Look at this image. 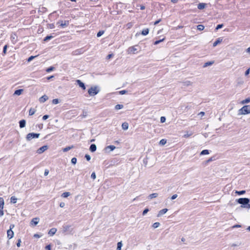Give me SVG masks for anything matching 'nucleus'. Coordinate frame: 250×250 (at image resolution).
Here are the masks:
<instances>
[{
	"instance_id": "f257e3e1",
	"label": "nucleus",
	"mask_w": 250,
	"mask_h": 250,
	"mask_svg": "<svg viewBox=\"0 0 250 250\" xmlns=\"http://www.w3.org/2000/svg\"><path fill=\"white\" fill-rule=\"evenodd\" d=\"M100 92V89L97 86H91L88 90V93L90 96H94Z\"/></svg>"
},
{
	"instance_id": "f03ea898",
	"label": "nucleus",
	"mask_w": 250,
	"mask_h": 250,
	"mask_svg": "<svg viewBox=\"0 0 250 250\" xmlns=\"http://www.w3.org/2000/svg\"><path fill=\"white\" fill-rule=\"evenodd\" d=\"M250 113V105H244L239 110V114L246 115Z\"/></svg>"
},
{
	"instance_id": "7ed1b4c3",
	"label": "nucleus",
	"mask_w": 250,
	"mask_h": 250,
	"mask_svg": "<svg viewBox=\"0 0 250 250\" xmlns=\"http://www.w3.org/2000/svg\"><path fill=\"white\" fill-rule=\"evenodd\" d=\"M250 200L247 198H240L237 199L238 203L241 204V207L245 208L246 206L250 202Z\"/></svg>"
},
{
	"instance_id": "20e7f679",
	"label": "nucleus",
	"mask_w": 250,
	"mask_h": 250,
	"mask_svg": "<svg viewBox=\"0 0 250 250\" xmlns=\"http://www.w3.org/2000/svg\"><path fill=\"white\" fill-rule=\"evenodd\" d=\"M40 135V133H29L26 135V139L27 141H29L33 138H39Z\"/></svg>"
},
{
	"instance_id": "39448f33",
	"label": "nucleus",
	"mask_w": 250,
	"mask_h": 250,
	"mask_svg": "<svg viewBox=\"0 0 250 250\" xmlns=\"http://www.w3.org/2000/svg\"><path fill=\"white\" fill-rule=\"evenodd\" d=\"M57 24H59L62 28H64L69 25L68 21H59L57 22Z\"/></svg>"
},
{
	"instance_id": "423d86ee",
	"label": "nucleus",
	"mask_w": 250,
	"mask_h": 250,
	"mask_svg": "<svg viewBox=\"0 0 250 250\" xmlns=\"http://www.w3.org/2000/svg\"><path fill=\"white\" fill-rule=\"evenodd\" d=\"M47 149H48V146H43L41 147L40 148H39L37 150V153H38V154H42L44 151L46 150Z\"/></svg>"
},
{
	"instance_id": "0eeeda50",
	"label": "nucleus",
	"mask_w": 250,
	"mask_h": 250,
	"mask_svg": "<svg viewBox=\"0 0 250 250\" xmlns=\"http://www.w3.org/2000/svg\"><path fill=\"white\" fill-rule=\"evenodd\" d=\"M14 232L12 231V230L8 229L7 231V238L9 239H10L12 238L14 236Z\"/></svg>"
},
{
	"instance_id": "6e6552de",
	"label": "nucleus",
	"mask_w": 250,
	"mask_h": 250,
	"mask_svg": "<svg viewBox=\"0 0 250 250\" xmlns=\"http://www.w3.org/2000/svg\"><path fill=\"white\" fill-rule=\"evenodd\" d=\"M76 83L79 85V86L81 87L84 90L85 89L86 87L85 86V84L83 83L81 80H77L76 81Z\"/></svg>"
},
{
	"instance_id": "1a4fd4ad",
	"label": "nucleus",
	"mask_w": 250,
	"mask_h": 250,
	"mask_svg": "<svg viewBox=\"0 0 250 250\" xmlns=\"http://www.w3.org/2000/svg\"><path fill=\"white\" fill-rule=\"evenodd\" d=\"M167 211V208H164L163 209L160 210L159 211V213L157 215V217H160V216L163 215V214H165Z\"/></svg>"
},
{
	"instance_id": "9d476101",
	"label": "nucleus",
	"mask_w": 250,
	"mask_h": 250,
	"mask_svg": "<svg viewBox=\"0 0 250 250\" xmlns=\"http://www.w3.org/2000/svg\"><path fill=\"white\" fill-rule=\"evenodd\" d=\"M137 50V49L135 47V46L130 47L128 49L129 52L132 53L133 54H135Z\"/></svg>"
},
{
	"instance_id": "9b49d317",
	"label": "nucleus",
	"mask_w": 250,
	"mask_h": 250,
	"mask_svg": "<svg viewBox=\"0 0 250 250\" xmlns=\"http://www.w3.org/2000/svg\"><path fill=\"white\" fill-rule=\"evenodd\" d=\"M48 98L47 97V96L44 95L42 96L40 99H39V101L41 102V103H44L47 100H48Z\"/></svg>"
},
{
	"instance_id": "f8f14e48",
	"label": "nucleus",
	"mask_w": 250,
	"mask_h": 250,
	"mask_svg": "<svg viewBox=\"0 0 250 250\" xmlns=\"http://www.w3.org/2000/svg\"><path fill=\"white\" fill-rule=\"evenodd\" d=\"M56 231L57 229L56 228H52L49 230L48 234L50 236H53L56 233Z\"/></svg>"
},
{
	"instance_id": "ddd939ff",
	"label": "nucleus",
	"mask_w": 250,
	"mask_h": 250,
	"mask_svg": "<svg viewBox=\"0 0 250 250\" xmlns=\"http://www.w3.org/2000/svg\"><path fill=\"white\" fill-rule=\"evenodd\" d=\"M39 222V218L36 217V218H34L32 219V220L31 221V224L32 225L34 224V225H37L38 224Z\"/></svg>"
},
{
	"instance_id": "4468645a",
	"label": "nucleus",
	"mask_w": 250,
	"mask_h": 250,
	"mask_svg": "<svg viewBox=\"0 0 250 250\" xmlns=\"http://www.w3.org/2000/svg\"><path fill=\"white\" fill-rule=\"evenodd\" d=\"M222 41V39L221 38H218L213 43V46L215 47L219 43H221Z\"/></svg>"
},
{
	"instance_id": "2eb2a0df",
	"label": "nucleus",
	"mask_w": 250,
	"mask_h": 250,
	"mask_svg": "<svg viewBox=\"0 0 250 250\" xmlns=\"http://www.w3.org/2000/svg\"><path fill=\"white\" fill-rule=\"evenodd\" d=\"M97 146L95 144H92L90 146L89 150L91 152H94L96 150Z\"/></svg>"
},
{
	"instance_id": "dca6fc26",
	"label": "nucleus",
	"mask_w": 250,
	"mask_h": 250,
	"mask_svg": "<svg viewBox=\"0 0 250 250\" xmlns=\"http://www.w3.org/2000/svg\"><path fill=\"white\" fill-rule=\"evenodd\" d=\"M26 121L25 120H21L19 122V125L21 128H23L25 126Z\"/></svg>"
},
{
	"instance_id": "f3484780",
	"label": "nucleus",
	"mask_w": 250,
	"mask_h": 250,
	"mask_svg": "<svg viewBox=\"0 0 250 250\" xmlns=\"http://www.w3.org/2000/svg\"><path fill=\"white\" fill-rule=\"evenodd\" d=\"M192 83L189 81H187L182 83V85L184 86H188L192 85Z\"/></svg>"
},
{
	"instance_id": "a211bd4d",
	"label": "nucleus",
	"mask_w": 250,
	"mask_h": 250,
	"mask_svg": "<svg viewBox=\"0 0 250 250\" xmlns=\"http://www.w3.org/2000/svg\"><path fill=\"white\" fill-rule=\"evenodd\" d=\"M23 91V89H20L16 90L14 92V95L19 96L21 94V93Z\"/></svg>"
},
{
	"instance_id": "6ab92c4d",
	"label": "nucleus",
	"mask_w": 250,
	"mask_h": 250,
	"mask_svg": "<svg viewBox=\"0 0 250 250\" xmlns=\"http://www.w3.org/2000/svg\"><path fill=\"white\" fill-rule=\"evenodd\" d=\"M122 127L123 130H126L128 128V124L126 122H124L122 124Z\"/></svg>"
},
{
	"instance_id": "aec40b11",
	"label": "nucleus",
	"mask_w": 250,
	"mask_h": 250,
	"mask_svg": "<svg viewBox=\"0 0 250 250\" xmlns=\"http://www.w3.org/2000/svg\"><path fill=\"white\" fill-rule=\"evenodd\" d=\"M206 4L204 3H200L198 4L197 7L199 9L202 10L205 8Z\"/></svg>"
},
{
	"instance_id": "412c9836",
	"label": "nucleus",
	"mask_w": 250,
	"mask_h": 250,
	"mask_svg": "<svg viewBox=\"0 0 250 250\" xmlns=\"http://www.w3.org/2000/svg\"><path fill=\"white\" fill-rule=\"evenodd\" d=\"M158 196V194L157 193H152V194H150L148 196V198L150 199H151L157 197Z\"/></svg>"
},
{
	"instance_id": "4be33fe9",
	"label": "nucleus",
	"mask_w": 250,
	"mask_h": 250,
	"mask_svg": "<svg viewBox=\"0 0 250 250\" xmlns=\"http://www.w3.org/2000/svg\"><path fill=\"white\" fill-rule=\"evenodd\" d=\"M149 29L148 28H146L142 30V35L146 36L149 33Z\"/></svg>"
},
{
	"instance_id": "5701e85b",
	"label": "nucleus",
	"mask_w": 250,
	"mask_h": 250,
	"mask_svg": "<svg viewBox=\"0 0 250 250\" xmlns=\"http://www.w3.org/2000/svg\"><path fill=\"white\" fill-rule=\"evenodd\" d=\"M213 63H214V61L208 62L204 63V64L203 65V67H206L208 66L211 65Z\"/></svg>"
},
{
	"instance_id": "b1692460",
	"label": "nucleus",
	"mask_w": 250,
	"mask_h": 250,
	"mask_svg": "<svg viewBox=\"0 0 250 250\" xmlns=\"http://www.w3.org/2000/svg\"><path fill=\"white\" fill-rule=\"evenodd\" d=\"M83 49H78V50H75L74 52V55L81 54L83 53Z\"/></svg>"
},
{
	"instance_id": "393cba45",
	"label": "nucleus",
	"mask_w": 250,
	"mask_h": 250,
	"mask_svg": "<svg viewBox=\"0 0 250 250\" xmlns=\"http://www.w3.org/2000/svg\"><path fill=\"white\" fill-rule=\"evenodd\" d=\"M11 39L12 42H15L17 41V36L16 34H13L11 36Z\"/></svg>"
},
{
	"instance_id": "a878e982",
	"label": "nucleus",
	"mask_w": 250,
	"mask_h": 250,
	"mask_svg": "<svg viewBox=\"0 0 250 250\" xmlns=\"http://www.w3.org/2000/svg\"><path fill=\"white\" fill-rule=\"evenodd\" d=\"M36 109H34V108H30L29 111V115L30 116H32L33 115H34L35 114V113L36 112Z\"/></svg>"
},
{
	"instance_id": "bb28decb",
	"label": "nucleus",
	"mask_w": 250,
	"mask_h": 250,
	"mask_svg": "<svg viewBox=\"0 0 250 250\" xmlns=\"http://www.w3.org/2000/svg\"><path fill=\"white\" fill-rule=\"evenodd\" d=\"M4 202L3 198L0 197V208H3Z\"/></svg>"
},
{
	"instance_id": "cd10ccee",
	"label": "nucleus",
	"mask_w": 250,
	"mask_h": 250,
	"mask_svg": "<svg viewBox=\"0 0 250 250\" xmlns=\"http://www.w3.org/2000/svg\"><path fill=\"white\" fill-rule=\"evenodd\" d=\"M11 202L15 204L17 202V198L15 196H12L10 198Z\"/></svg>"
},
{
	"instance_id": "c85d7f7f",
	"label": "nucleus",
	"mask_w": 250,
	"mask_h": 250,
	"mask_svg": "<svg viewBox=\"0 0 250 250\" xmlns=\"http://www.w3.org/2000/svg\"><path fill=\"white\" fill-rule=\"evenodd\" d=\"M116 147L114 146L110 145L106 147L105 149L107 150L109 149L110 151H113L115 149Z\"/></svg>"
},
{
	"instance_id": "c756f323",
	"label": "nucleus",
	"mask_w": 250,
	"mask_h": 250,
	"mask_svg": "<svg viewBox=\"0 0 250 250\" xmlns=\"http://www.w3.org/2000/svg\"><path fill=\"white\" fill-rule=\"evenodd\" d=\"M70 195V192H63V193L62 194V197H63V198H67V197H68Z\"/></svg>"
},
{
	"instance_id": "7c9ffc66",
	"label": "nucleus",
	"mask_w": 250,
	"mask_h": 250,
	"mask_svg": "<svg viewBox=\"0 0 250 250\" xmlns=\"http://www.w3.org/2000/svg\"><path fill=\"white\" fill-rule=\"evenodd\" d=\"M209 154V151L207 149H204V150H202L200 153L201 155H207V154Z\"/></svg>"
},
{
	"instance_id": "2f4dec72",
	"label": "nucleus",
	"mask_w": 250,
	"mask_h": 250,
	"mask_svg": "<svg viewBox=\"0 0 250 250\" xmlns=\"http://www.w3.org/2000/svg\"><path fill=\"white\" fill-rule=\"evenodd\" d=\"M122 246H123V244H122V241L119 242L117 243V250H121Z\"/></svg>"
},
{
	"instance_id": "473e14b6",
	"label": "nucleus",
	"mask_w": 250,
	"mask_h": 250,
	"mask_svg": "<svg viewBox=\"0 0 250 250\" xmlns=\"http://www.w3.org/2000/svg\"><path fill=\"white\" fill-rule=\"evenodd\" d=\"M250 102V97L246 98L241 102L242 104H245Z\"/></svg>"
},
{
	"instance_id": "72a5a7b5",
	"label": "nucleus",
	"mask_w": 250,
	"mask_h": 250,
	"mask_svg": "<svg viewBox=\"0 0 250 250\" xmlns=\"http://www.w3.org/2000/svg\"><path fill=\"white\" fill-rule=\"evenodd\" d=\"M72 148H73V146H67L63 149V151L67 152Z\"/></svg>"
},
{
	"instance_id": "f704fd0d",
	"label": "nucleus",
	"mask_w": 250,
	"mask_h": 250,
	"mask_svg": "<svg viewBox=\"0 0 250 250\" xmlns=\"http://www.w3.org/2000/svg\"><path fill=\"white\" fill-rule=\"evenodd\" d=\"M123 107H124V106L123 104H118L115 105V108L116 110H119V109H121L123 108Z\"/></svg>"
},
{
	"instance_id": "c9c22d12",
	"label": "nucleus",
	"mask_w": 250,
	"mask_h": 250,
	"mask_svg": "<svg viewBox=\"0 0 250 250\" xmlns=\"http://www.w3.org/2000/svg\"><path fill=\"white\" fill-rule=\"evenodd\" d=\"M205 27L203 25L199 24L197 26V29L200 31H202L204 30Z\"/></svg>"
},
{
	"instance_id": "e433bc0d",
	"label": "nucleus",
	"mask_w": 250,
	"mask_h": 250,
	"mask_svg": "<svg viewBox=\"0 0 250 250\" xmlns=\"http://www.w3.org/2000/svg\"><path fill=\"white\" fill-rule=\"evenodd\" d=\"M160 224L159 222H155L152 225V227L154 229H156L159 227Z\"/></svg>"
},
{
	"instance_id": "4c0bfd02",
	"label": "nucleus",
	"mask_w": 250,
	"mask_h": 250,
	"mask_svg": "<svg viewBox=\"0 0 250 250\" xmlns=\"http://www.w3.org/2000/svg\"><path fill=\"white\" fill-rule=\"evenodd\" d=\"M165 40V38H163L162 39H161V40H157L156 41L154 42V45H157L159 43H160L161 42L164 41Z\"/></svg>"
},
{
	"instance_id": "58836bf2",
	"label": "nucleus",
	"mask_w": 250,
	"mask_h": 250,
	"mask_svg": "<svg viewBox=\"0 0 250 250\" xmlns=\"http://www.w3.org/2000/svg\"><path fill=\"white\" fill-rule=\"evenodd\" d=\"M53 38V36H47L46 37H45L43 40L45 42H46L51 39Z\"/></svg>"
},
{
	"instance_id": "ea45409f",
	"label": "nucleus",
	"mask_w": 250,
	"mask_h": 250,
	"mask_svg": "<svg viewBox=\"0 0 250 250\" xmlns=\"http://www.w3.org/2000/svg\"><path fill=\"white\" fill-rule=\"evenodd\" d=\"M193 134V133L192 132H190V133H189L188 132H187L184 136L183 137L184 138H188L189 137V136H191Z\"/></svg>"
},
{
	"instance_id": "a19ab883",
	"label": "nucleus",
	"mask_w": 250,
	"mask_h": 250,
	"mask_svg": "<svg viewBox=\"0 0 250 250\" xmlns=\"http://www.w3.org/2000/svg\"><path fill=\"white\" fill-rule=\"evenodd\" d=\"M167 140L165 139H162L160 140L159 144L161 145H164L166 144Z\"/></svg>"
},
{
	"instance_id": "79ce46f5",
	"label": "nucleus",
	"mask_w": 250,
	"mask_h": 250,
	"mask_svg": "<svg viewBox=\"0 0 250 250\" xmlns=\"http://www.w3.org/2000/svg\"><path fill=\"white\" fill-rule=\"evenodd\" d=\"M104 33V31L102 30V31H99L97 34V37H101L103 34Z\"/></svg>"
},
{
	"instance_id": "37998d69",
	"label": "nucleus",
	"mask_w": 250,
	"mask_h": 250,
	"mask_svg": "<svg viewBox=\"0 0 250 250\" xmlns=\"http://www.w3.org/2000/svg\"><path fill=\"white\" fill-rule=\"evenodd\" d=\"M246 192L245 190H241V191H236L235 193L238 194V195H242L244 194Z\"/></svg>"
},
{
	"instance_id": "c03bdc74",
	"label": "nucleus",
	"mask_w": 250,
	"mask_h": 250,
	"mask_svg": "<svg viewBox=\"0 0 250 250\" xmlns=\"http://www.w3.org/2000/svg\"><path fill=\"white\" fill-rule=\"evenodd\" d=\"M71 163L74 164V165H75L77 163V159L75 157H74V158H72V159H71Z\"/></svg>"
},
{
	"instance_id": "a18cd8bd",
	"label": "nucleus",
	"mask_w": 250,
	"mask_h": 250,
	"mask_svg": "<svg viewBox=\"0 0 250 250\" xmlns=\"http://www.w3.org/2000/svg\"><path fill=\"white\" fill-rule=\"evenodd\" d=\"M223 24H218V25H217V26L216 27L215 29L217 30H218V29H221V28H222V27H223Z\"/></svg>"
},
{
	"instance_id": "49530a36",
	"label": "nucleus",
	"mask_w": 250,
	"mask_h": 250,
	"mask_svg": "<svg viewBox=\"0 0 250 250\" xmlns=\"http://www.w3.org/2000/svg\"><path fill=\"white\" fill-rule=\"evenodd\" d=\"M54 67H53V66H50V67H49V68H48L47 69L46 71H47V72H51V71H53V70H54Z\"/></svg>"
},
{
	"instance_id": "de8ad7c7",
	"label": "nucleus",
	"mask_w": 250,
	"mask_h": 250,
	"mask_svg": "<svg viewBox=\"0 0 250 250\" xmlns=\"http://www.w3.org/2000/svg\"><path fill=\"white\" fill-rule=\"evenodd\" d=\"M52 103L55 104H58L59 103V99H53L52 101Z\"/></svg>"
},
{
	"instance_id": "09e8293b",
	"label": "nucleus",
	"mask_w": 250,
	"mask_h": 250,
	"mask_svg": "<svg viewBox=\"0 0 250 250\" xmlns=\"http://www.w3.org/2000/svg\"><path fill=\"white\" fill-rule=\"evenodd\" d=\"M148 211H149L148 208H145L143 212V215H145L148 212Z\"/></svg>"
},
{
	"instance_id": "8fccbe9b",
	"label": "nucleus",
	"mask_w": 250,
	"mask_h": 250,
	"mask_svg": "<svg viewBox=\"0 0 250 250\" xmlns=\"http://www.w3.org/2000/svg\"><path fill=\"white\" fill-rule=\"evenodd\" d=\"M85 159H86V160H87V161H90V159H91V157H90V156L89 155H88V154H86V155H85Z\"/></svg>"
},
{
	"instance_id": "3c124183",
	"label": "nucleus",
	"mask_w": 250,
	"mask_h": 250,
	"mask_svg": "<svg viewBox=\"0 0 250 250\" xmlns=\"http://www.w3.org/2000/svg\"><path fill=\"white\" fill-rule=\"evenodd\" d=\"M7 48V45H4V47H3V53L4 54H6V53Z\"/></svg>"
},
{
	"instance_id": "603ef678",
	"label": "nucleus",
	"mask_w": 250,
	"mask_h": 250,
	"mask_svg": "<svg viewBox=\"0 0 250 250\" xmlns=\"http://www.w3.org/2000/svg\"><path fill=\"white\" fill-rule=\"evenodd\" d=\"M160 121L162 123L165 122V121H166V118L165 117H163V116L161 117V118H160Z\"/></svg>"
},
{
	"instance_id": "864d4df0",
	"label": "nucleus",
	"mask_w": 250,
	"mask_h": 250,
	"mask_svg": "<svg viewBox=\"0 0 250 250\" xmlns=\"http://www.w3.org/2000/svg\"><path fill=\"white\" fill-rule=\"evenodd\" d=\"M91 177L92 179H96V174L94 172H93L92 174H91Z\"/></svg>"
},
{
	"instance_id": "5fc2aeb1",
	"label": "nucleus",
	"mask_w": 250,
	"mask_h": 250,
	"mask_svg": "<svg viewBox=\"0 0 250 250\" xmlns=\"http://www.w3.org/2000/svg\"><path fill=\"white\" fill-rule=\"evenodd\" d=\"M127 92V91L125 90H121V91H119V93L121 95L125 94Z\"/></svg>"
},
{
	"instance_id": "6e6d98bb",
	"label": "nucleus",
	"mask_w": 250,
	"mask_h": 250,
	"mask_svg": "<svg viewBox=\"0 0 250 250\" xmlns=\"http://www.w3.org/2000/svg\"><path fill=\"white\" fill-rule=\"evenodd\" d=\"M35 57H36V56H31L28 58L27 61L28 62H29L31 61Z\"/></svg>"
},
{
	"instance_id": "4d7b16f0",
	"label": "nucleus",
	"mask_w": 250,
	"mask_h": 250,
	"mask_svg": "<svg viewBox=\"0 0 250 250\" xmlns=\"http://www.w3.org/2000/svg\"><path fill=\"white\" fill-rule=\"evenodd\" d=\"M3 208H0V217L3 215Z\"/></svg>"
},
{
	"instance_id": "13d9d810",
	"label": "nucleus",
	"mask_w": 250,
	"mask_h": 250,
	"mask_svg": "<svg viewBox=\"0 0 250 250\" xmlns=\"http://www.w3.org/2000/svg\"><path fill=\"white\" fill-rule=\"evenodd\" d=\"M21 240L20 239H18V242L17 243V246L18 247H20L21 246Z\"/></svg>"
},
{
	"instance_id": "bf43d9fd",
	"label": "nucleus",
	"mask_w": 250,
	"mask_h": 250,
	"mask_svg": "<svg viewBox=\"0 0 250 250\" xmlns=\"http://www.w3.org/2000/svg\"><path fill=\"white\" fill-rule=\"evenodd\" d=\"M49 117V116L48 115H44L43 117H42V119L43 120H46L47 119H48Z\"/></svg>"
},
{
	"instance_id": "052dcab7",
	"label": "nucleus",
	"mask_w": 250,
	"mask_h": 250,
	"mask_svg": "<svg viewBox=\"0 0 250 250\" xmlns=\"http://www.w3.org/2000/svg\"><path fill=\"white\" fill-rule=\"evenodd\" d=\"M177 197V194H174V195H173L171 196V200H174V199H176Z\"/></svg>"
},
{
	"instance_id": "680f3d73",
	"label": "nucleus",
	"mask_w": 250,
	"mask_h": 250,
	"mask_svg": "<svg viewBox=\"0 0 250 250\" xmlns=\"http://www.w3.org/2000/svg\"><path fill=\"white\" fill-rule=\"evenodd\" d=\"M45 249L47 250H51V245H48L45 247Z\"/></svg>"
},
{
	"instance_id": "e2e57ef3",
	"label": "nucleus",
	"mask_w": 250,
	"mask_h": 250,
	"mask_svg": "<svg viewBox=\"0 0 250 250\" xmlns=\"http://www.w3.org/2000/svg\"><path fill=\"white\" fill-rule=\"evenodd\" d=\"M65 206V203H63V202H61L60 204V207L61 208H63Z\"/></svg>"
},
{
	"instance_id": "0e129e2a",
	"label": "nucleus",
	"mask_w": 250,
	"mask_h": 250,
	"mask_svg": "<svg viewBox=\"0 0 250 250\" xmlns=\"http://www.w3.org/2000/svg\"><path fill=\"white\" fill-rule=\"evenodd\" d=\"M250 68H249L248 69H247L245 73L246 76L248 75L250 73Z\"/></svg>"
},
{
	"instance_id": "69168bd1",
	"label": "nucleus",
	"mask_w": 250,
	"mask_h": 250,
	"mask_svg": "<svg viewBox=\"0 0 250 250\" xmlns=\"http://www.w3.org/2000/svg\"><path fill=\"white\" fill-rule=\"evenodd\" d=\"M49 173V170L46 169L44 171V175L47 176Z\"/></svg>"
},
{
	"instance_id": "338daca9",
	"label": "nucleus",
	"mask_w": 250,
	"mask_h": 250,
	"mask_svg": "<svg viewBox=\"0 0 250 250\" xmlns=\"http://www.w3.org/2000/svg\"><path fill=\"white\" fill-rule=\"evenodd\" d=\"M113 56V54H109L107 56V59H109L111 58V57H112Z\"/></svg>"
},
{
	"instance_id": "774afa93",
	"label": "nucleus",
	"mask_w": 250,
	"mask_h": 250,
	"mask_svg": "<svg viewBox=\"0 0 250 250\" xmlns=\"http://www.w3.org/2000/svg\"><path fill=\"white\" fill-rule=\"evenodd\" d=\"M161 21V19H159V20H158L154 22V25H157V24H158V23H159Z\"/></svg>"
}]
</instances>
